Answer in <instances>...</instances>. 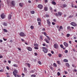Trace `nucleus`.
<instances>
[{"instance_id": "nucleus-31", "label": "nucleus", "mask_w": 77, "mask_h": 77, "mask_svg": "<svg viewBox=\"0 0 77 77\" xmlns=\"http://www.w3.org/2000/svg\"><path fill=\"white\" fill-rule=\"evenodd\" d=\"M31 77H36V75H31Z\"/></svg>"}, {"instance_id": "nucleus-6", "label": "nucleus", "mask_w": 77, "mask_h": 77, "mask_svg": "<svg viewBox=\"0 0 77 77\" xmlns=\"http://www.w3.org/2000/svg\"><path fill=\"white\" fill-rule=\"evenodd\" d=\"M26 48L27 50H28V51H32V48L30 47H27Z\"/></svg>"}, {"instance_id": "nucleus-27", "label": "nucleus", "mask_w": 77, "mask_h": 77, "mask_svg": "<svg viewBox=\"0 0 77 77\" xmlns=\"http://www.w3.org/2000/svg\"><path fill=\"white\" fill-rule=\"evenodd\" d=\"M31 13L32 14H35V11H31Z\"/></svg>"}, {"instance_id": "nucleus-5", "label": "nucleus", "mask_w": 77, "mask_h": 77, "mask_svg": "<svg viewBox=\"0 0 77 77\" xmlns=\"http://www.w3.org/2000/svg\"><path fill=\"white\" fill-rule=\"evenodd\" d=\"M53 47L55 48H57L59 47V46H58V45L57 43L55 44L54 45Z\"/></svg>"}, {"instance_id": "nucleus-52", "label": "nucleus", "mask_w": 77, "mask_h": 77, "mask_svg": "<svg viewBox=\"0 0 77 77\" xmlns=\"http://www.w3.org/2000/svg\"><path fill=\"white\" fill-rule=\"evenodd\" d=\"M34 54L35 56H38V54L36 53H35Z\"/></svg>"}, {"instance_id": "nucleus-40", "label": "nucleus", "mask_w": 77, "mask_h": 77, "mask_svg": "<svg viewBox=\"0 0 77 77\" xmlns=\"http://www.w3.org/2000/svg\"><path fill=\"white\" fill-rule=\"evenodd\" d=\"M13 66L15 67H18V66L17 64H14L13 65Z\"/></svg>"}, {"instance_id": "nucleus-17", "label": "nucleus", "mask_w": 77, "mask_h": 77, "mask_svg": "<svg viewBox=\"0 0 77 77\" xmlns=\"http://www.w3.org/2000/svg\"><path fill=\"white\" fill-rule=\"evenodd\" d=\"M58 16L59 15V16H61V15H62V13L61 12H58Z\"/></svg>"}, {"instance_id": "nucleus-12", "label": "nucleus", "mask_w": 77, "mask_h": 77, "mask_svg": "<svg viewBox=\"0 0 77 77\" xmlns=\"http://www.w3.org/2000/svg\"><path fill=\"white\" fill-rule=\"evenodd\" d=\"M11 17H12V15L11 14H9L8 17V20H11Z\"/></svg>"}, {"instance_id": "nucleus-8", "label": "nucleus", "mask_w": 77, "mask_h": 77, "mask_svg": "<svg viewBox=\"0 0 77 77\" xmlns=\"http://www.w3.org/2000/svg\"><path fill=\"white\" fill-rule=\"evenodd\" d=\"M63 44L65 47H68V44L66 42H64Z\"/></svg>"}, {"instance_id": "nucleus-30", "label": "nucleus", "mask_w": 77, "mask_h": 77, "mask_svg": "<svg viewBox=\"0 0 77 77\" xmlns=\"http://www.w3.org/2000/svg\"><path fill=\"white\" fill-rule=\"evenodd\" d=\"M4 26H7V23H5V22L4 23H3Z\"/></svg>"}, {"instance_id": "nucleus-63", "label": "nucleus", "mask_w": 77, "mask_h": 77, "mask_svg": "<svg viewBox=\"0 0 77 77\" xmlns=\"http://www.w3.org/2000/svg\"><path fill=\"white\" fill-rule=\"evenodd\" d=\"M8 62L9 63H11V61L10 60H8Z\"/></svg>"}, {"instance_id": "nucleus-32", "label": "nucleus", "mask_w": 77, "mask_h": 77, "mask_svg": "<svg viewBox=\"0 0 77 77\" xmlns=\"http://www.w3.org/2000/svg\"><path fill=\"white\" fill-rule=\"evenodd\" d=\"M6 74H7V77H10V76H9V73H7Z\"/></svg>"}, {"instance_id": "nucleus-42", "label": "nucleus", "mask_w": 77, "mask_h": 77, "mask_svg": "<svg viewBox=\"0 0 77 77\" xmlns=\"http://www.w3.org/2000/svg\"><path fill=\"white\" fill-rule=\"evenodd\" d=\"M66 4H63V7H64V8H65L66 7Z\"/></svg>"}, {"instance_id": "nucleus-18", "label": "nucleus", "mask_w": 77, "mask_h": 77, "mask_svg": "<svg viewBox=\"0 0 77 77\" xmlns=\"http://www.w3.org/2000/svg\"><path fill=\"white\" fill-rule=\"evenodd\" d=\"M49 9H50V11H51V12H53V8L51 7H50Z\"/></svg>"}, {"instance_id": "nucleus-16", "label": "nucleus", "mask_w": 77, "mask_h": 77, "mask_svg": "<svg viewBox=\"0 0 77 77\" xmlns=\"http://www.w3.org/2000/svg\"><path fill=\"white\" fill-rule=\"evenodd\" d=\"M63 61L64 62H68V60L66 59H64L63 60Z\"/></svg>"}, {"instance_id": "nucleus-2", "label": "nucleus", "mask_w": 77, "mask_h": 77, "mask_svg": "<svg viewBox=\"0 0 77 77\" xmlns=\"http://www.w3.org/2000/svg\"><path fill=\"white\" fill-rule=\"evenodd\" d=\"M43 49V51L45 53H47L48 52V49H47L45 47H43L42 48Z\"/></svg>"}, {"instance_id": "nucleus-47", "label": "nucleus", "mask_w": 77, "mask_h": 77, "mask_svg": "<svg viewBox=\"0 0 77 77\" xmlns=\"http://www.w3.org/2000/svg\"><path fill=\"white\" fill-rule=\"evenodd\" d=\"M16 77H21V76L20 75H16Z\"/></svg>"}, {"instance_id": "nucleus-28", "label": "nucleus", "mask_w": 77, "mask_h": 77, "mask_svg": "<svg viewBox=\"0 0 77 77\" xmlns=\"http://www.w3.org/2000/svg\"><path fill=\"white\" fill-rule=\"evenodd\" d=\"M3 30L4 32H8V31H7V30L6 29H4Z\"/></svg>"}, {"instance_id": "nucleus-57", "label": "nucleus", "mask_w": 77, "mask_h": 77, "mask_svg": "<svg viewBox=\"0 0 77 77\" xmlns=\"http://www.w3.org/2000/svg\"><path fill=\"white\" fill-rule=\"evenodd\" d=\"M18 50H19L20 51H21V48H18Z\"/></svg>"}, {"instance_id": "nucleus-39", "label": "nucleus", "mask_w": 77, "mask_h": 77, "mask_svg": "<svg viewBox=\"0 0 77 77\" xmlns=\"http://www.w3.org/2000/svg\"><path fill=\"white\" fill-rule=\"evenodd\" d=\"M72 17H73V15H70L69 17V18H72Z\"/></svg>"}, {"instance_id": "nucleus-55", "label": "nucleus", "mask_w": 77, "mask_h": 77, "mask_svg": "<svg viewBox=\"0 0 77 77\" xmlns=\"http://www.w3.org/2000/svg\"><path fill=\"white\" fill-rule=\"evenodd\" d=\"M44 35L45 36H47V34H46V33H45V32H44Z\"/></svg>"}, {"instance_id": "nucleus-23", "label": "nucleus", "mask_w": 77, "mask_h": 77, "mask_svg": "<svg viewBox=\"0 0 77 77\" xmlns=\"http://www.w3.org/2000/svg\"><path fill=\"white\" fill-rule=\"evenodd\" d=\"M53 65L54 66V67H57V64L56 63H54Z\"/></svg>"}, {"instance_id": "nucleus-7", "label": "nucleus", "mask_w": 77, "mask_h": 77, "mask_svg": "<svg viewBox=\"0 0 77 77\" xmlns=\"http://www.w3.org/2000/svg\"><path fill=\"white\" fill-rule=\"evenodd\" d=\"M1 17L2 19H4L5 18V16L4 14L3 13L1 15Z\"/></svg>"}, {"instance_id": "nucleus-38", "label": "nucleus", "mask_w": 77, "mask_h": 77, "mask_svg": "<svg viewBox=\"0 0 77 77\" xmlns=\"http://www.w3.org/2000/svg\"><path fill=\"white\" fill-rule=\"evenodd\" d=\"M72 66L73 67H74V68H76V66H75V65L74 64H72Z\"/></svg>"}, {"instance_id": "nucleus-62", "label": "nucleus", "mask_w": 77, "mask_h": 77, "mask_svg": "<svg viewBox=\"0 0 77 77\" xmlns=\"http://www.w3.org/2000/svg\"><path fill=\"white\" fill-rule=\"evenodd\" d=\"M22 75L23 76H25V75H24V73H23L22 74Z\"/></svg>"}, {"instance_id": "nucleus-44", "label": "nucleus", "mask_w": 77, "mask_h": 77, "mask_svg": "<svg viewBox=\"0 0 77 77\" xmlns=\"http://www.w3.org/2000/svg\"><path fill=\"white\" fill-rule=\"evenodd\" d=\"M48 55L50 57H51V54L49 53L48 54Z\"/></svg>"}, {"instance_id": "nucleus-20", "label": "nucleus", "mask_w": 77, "mask_h": 77, "mask_svg": "<svg viewBox=\"0 0 77 77\" xmlns=\"http://www.w3.org/2000/svg\"><path fill=\"white\" fill-rule=\"evenodd\" d=\"M45 11H48V7H45Z\"/></svg>"}, {"instance_id": "nucleus-19", "label": "nucleus", "mask_w": 77, "mask_h": 77, "mask_svg": "<svg viewBox=\"0 0 77 77\" xmlns=\"http://www.w3.org/2000/svg\"><path fill=\"white\" fill-rule=\"evenodd\" d=\"M67 29L69 30H71V27L69 26H68L67 27Z\"/></svg>"}, {"instance_id": "nucleus-49", "label": "nucleus", "mask_w": 77, "mask_h": 77, "mask_svg": "<svg viewBox=\"0 0 77 77\" xmlns=\"http://www.w3.org/2000/svg\"><path fill=\"white\" fill-rule=\"evenodd\" d=\"M38 24L39 26H41V23L40 22H38Z\"/></svg>"}, {"instance_id": "nucleus-33", "label": "nucleus", "mask_w": 77, "mask_h": 77, "mask_svg": "<svg viewBox=\"0 0 77 77\" xmlns=\"http://www.w3.org/2000/svg\"><path fill=\"white\" fill-rule=\"evenodd\" d=\"M29 72H30V73H33V72H34V71L32 70L30 71Z\"/></svg>"}, {"instance_id": "nucleus-36", "label": "nucleus", "mask_w": 77, "mask_h": 77, "mask_svg": "<svg viewBox=\"0 0 77 77\" xmlns=\"http://www.w3.org/2000/svg\"><path fill=\"white\" fill-rule=\"evenodd\" d=\"M34 46L35 47H38V44H35Z\"/></svg>"}, {"instance_id": "nucleus-4", "label": "nucleus", "mask_w": 77, "mask_h": 77, "mask_svg": "<svg viewBox=\"0 0 77 77\" xmlns=\"http://www.w3.org/2000/svg\"><path fill=\"white\" fill-rule=\"evenodd\" d=\"M38 7L40 9H42L43 8V6L41 4H39L38 5Z\"/></svg>"}, {"instance_id": "nucleus-48", "label": "nucleus", "mask_w": 77, "mask_h": 77, "mask_svg": "<svg viewBox=\"0 0 77 77\" xmlns=\"http://www.w3.org/2000/svg\"><path fill=\"white\" fill-rule=\"evenodd\" d=\"M34 48L36 50H38V47H35Z\"/></svg>"}, {"instance_id": "nucleus-41", "label": "nucleus", "mask_w": 77, "mask_h": 77, "mask_svg": "<svg viewBox=\"0 0 77 77\" xmlns=\"http://www.w3.org/2000/svg\"><path fill=\"white\" fill-rule=\"evenodd\" d=\"M60 47L62 48H63V45H60Z\"/></svg>"}, {"instance_id": "nucleus-56", "label": "nucleus", "mask_w": 77, "mask_h": 77, "mask_svg": "<svg viewBox=\"0 0 77 77\" xmlns=\"http://www.w3.org/2000/svg\"><path fill=\"white\" fill-rule=\"evenodd\" d=\"M40 39H42V40L43 39L41 35H40Z\"/></svg>"}, {"instance_id": "nucleus-1", "label": "nucleus", "mask_w": 77, "mask_h": 77, "mask_svg": "<svg viewBox=\"0 0 77 77\" xmlns=\"http://www.w3.org/2000/svg\"><path fill=\"white\" fill-rule=\"evenodd\" d=\"M13 75L15 76V77H17V74L18 73V71L16 69H14V71L13 72Z\"/></svg>"}, {"instance_id": "nucleus-35", "label": "nucleus", "mask_w": 77, "mask_h": 77, "mask_svg": "<svg viewBox=\"0 0 77 77\" xmlns=\"http://www.w3.org/2000/svg\"><path fill=\"white\" fill-rule=\"evenodd\" d=\"M57 75L58 76H59V75H60V72H58L57 73Z\"/></svg>"}, {"instance_id": "nucleus-50", "label": "nucleus", "mask_w": 77, "mask_h": 77, "mask_svg": "<svg viewBox=\"0 0 77 77\" xmlns=\"http://www.w3.org/2000/svg\"><path fill=\"white\" fill-rule=\"evenodd\" d=\"M45 17H49V15L48 14H46Z\"/></svg>"}, {"instance_id": "nucleus-58", "label": "nucleus", "mask_w": 77, "mask_h": 77, "mask_svg": "<svg viewBox=\"0 0 77 77\" xmlns=\"http://www.w3.org/2000/svg\"><path fill=\"white\" fill-rule=\"evenodd\" d=\"M3 39L5 41H6L7 40V39H5L4 38H3Z\"/></svg>"}, {"instance_id": "nucleus-46", "label": "nucleus", "mask_w": 77, "mask_h": 77, "mask_svg": "<svg viewBox=\"0 0 77 77\" xmlns=\"http://www.w3.org/2000/svg\"><path fill=\"white\" fill-rule=\"evenodd\" d=\"M57 62L58 64H60V61H57Z\"/></svg>"}, {"instance_id": "nucleus-61", "label": "nucleus", "mask_w": 77, "mask_h": 77, "mask_svg": "<svg viewBox=\"0 0 77 77\" xmlns=\"http://www.w3.org/2000/svg\"><path fill=\"white\" fill-rule=\"evenodd\" d=\"M3 58V56L2 55H0V59Z\"/></svg>"}, {"instance_id": "nucleus-34", "label": "nucleus", "mask_w": 77, "mask_h": 77, "mask_svg": "<svg viewBox=\"0 0 77 77\" xmlns=\"http://www.w3.org/2000/svg\"><path fill=\"white\" fill-rule=\"evenodd\" d=\"M55 15L56 16V17H59V15L57 13H56L55 14Z\"/></svg>"}, {"instance_id": "nucleus-43", "label": "nucleus", "mask_w": 77, "mask_h": 77, "mask_svg": "<svg viewBox=\"0 0 77 77\" xmlns=\"http://www.w3.org/2000/svg\"><path fill=\"white\" fill-rule=\"evenodd\" d=\"M58 56L59 57H61L62 55H61V54H59L58 55Z\"/></svg>"}, {"instance_id": "nucleus-9", "label": "nucleus", "mask_w": 77, "mask_h": 77, "mask_svg": "<svg viewBox=\"0 0 77 77\" xmlns=\"http://www.w3.org/2000/svg\"><path fill=\"white\" fill-rule=\"evenodd\" d=\"M58 30L59 32H60V30H63V27L62 26H60V27L58 29Z\"/></svg>"}, {"instance_id": "nucleus-64", "label": "nucleus", "mask_w": 77, "mask_h": 77, "mask_svg": "<svg viewBox=\"0 0 77 77\" xmlns=\"http://www.w3.org/2000/svg\"><path fill=\"white\" fill-rule=\"evenodd\" d=\"M51 53L52 54H54V52L53 51H51Z\"/></svg>"}, {"instance_id": "nucleus-3", "label": "nucleus", "mask_w": 77, "mask_h": 77, "mask_svg": "<svg viewBox=\"0 0 77 77\" xmlns=\"http://www.w3.org/2000/svg\"><path fill=\"white\" fill-rule=\"evenodd\" d=\"M19 35L21 36H26V34H24L23 32H20Z\"/></svg>"}, {"instance_id": "nucleus-13", "label": "nucleus", "mask_w": 77, "mask_h": 77, "mask_svg": "<svg viewBox=\"0 0 77 77\" xmlns=\"http://www.w3.org/2000/svg\"><path fill=\"white\" fill-rule=\"evenodd\" d=\"M45 41H46L47 43H48V44H49V40H48L47 39V38H45Z\"/></svg>"}, {"instance_id": "nucleus-45", "label": "nucleus", "mask_w": 77, "mask_h": 77, "mask_svg": "<svg viewBox=\"0 0 77 77\" xmlns=\"http://www.w3.org/2000/svg\"><path fill=\"white\" fill-rule=\"evenodd\" d=\"M48 24H51V23L50 22V21H49L47 22Z\"/></svg>"}, {"instance_id": "nucleus-60", "label": "nucleus", "mask_w": 77, "mask_h": 77, "mask_svg": "<svg viewBox=\"0 0 77 77\" xmlns=\"http://www.w3.org/2000/svg\"><path fill=\"white\" fill-rule=\"evenodd\" d=\"M52 24H53V25H55V23L54 22H52Z\"/></svg>"}, {"instance_id": "nucleus-25", "label": "nucleus", "mask_w": 77, "mask_h": 77, "mask_svg": "<svg viewBox=\"0 0 77 77\" xmlns=\"http://www.w3.org/2000/svg\"><path fill=\"white\" fill-rule=\"evenodd\" d=\"M30 28L32 30H33L34 29V27L33 26H30Z\"/></svg>"}, {"instance_id": "nucleus-10", "label": "nucleus", "mask_w": 77, "mask_h": 77, "mask_svg": "<svg viewBox=\"0 0 77 77\" xmlns=\"http://www.w3.org/2000/svg\"><path fill=\"white\" fill-rule=\"evenodd\" d=\"M75 23L74 22H72L71 23V25L72 26H74V27H75Z\"/></svg>"}, {"instance_id": "nucleus-26", "label": "nucleus", "mask_w": 77, "mask_h": 77, "mask_svg": "<svg viewBox=\"0 0 77 77\" xmlns=\"http://www.w3.org/2000/svg\"><path fill=\"white\" fill-rule=\"evenodd\" d=\"M72 71L73 72H77V69H73Z\"/></svg>"}, {"instance_id": "nucleus-15", "label": "nucleus", "mask_w": 77, "mask_h": 77, "mask_svg": "<svg viewBox=\"0 0 77 77\" xmlns=\"http://www.w3.org/2000/svg\"><path fill=\"white\" fill-rule=\"evenodd\" d=\"M66 65L68 68H69V64L68 63H66Z\"/></svg>"}, {"instance_id": "nucleus-59", "label": "nucleus", "mask_w": 77, "mask_h": 77, "mask_svg": "<svg viewBox=\"0 0 77 77\" xmlns=\"http://www.w3.org/2000/svg\"><path fill=\"white\" fill-rule=\"evenodd\" d=\"M3 71H4L3 70H0V72H3Z\"/></svg>"}, {"instance_id": "nucleus-21", "label": "nucleus", "mask_w": 77, "mask_h": 77, "mask_svg": "<svg viewBox=\"0 0 77 77\" xmlns=\"http://www.w3.org/2000/svg\"><path fill=\"white\" fill-rule=\"evenodd\" d=\"M37 20L38 21L41 22V19L39 18H38Z\"/></svg>"}, {"instance_id": "nucleus-53", "label": "nucleus", "mask_w": 77, "mask_h": 77, "mask_svg": "<svg viewBox=\"0 0 77 77\" xmlns=\"http://www.w3.org/2000/svg\"><path fill=\"white\" fill-rule=\"evenodd\" d=\"M38 63L40 65H41V61H38Z\"/></svg>"}, {"instance_id": "nucleus-11", "label": "nucleus", "mask_w": 77, "mask_h": 77, "mask_svg": "<svg viewBox=\"0 0 77 77\" xmlns=\"http://www.w3.org/2000/svg\"><path fill=\"white\" fill-rule=\"evenodd\" d=\"M11 4L12 6H15V2L14 1H13L11 2Z\"/></svg>"}, {"instance_id": "nucleus-54", "label": "nucleus", "mask_w": 77, "mask_h": 77, "mask_svg": "<svg viewBox=\"0 0 77 77\" xmlns=\"http://www.w3.org/2000/svg\"><path fill=\"white\" fill-rule=\"evenodd\" d=\"M64 72L66 74H68V72L66 71H65Z\"/></svg>"}, {"instance_id": "nucleus-14", "label": "nucleus", "mask_w": 77, "mask_h": 77, "mask_svg": "<svg viewBox=\"0 0 77 77\" xmlns=\"http://www.w3.org/2000/svg\"><path fill=\"white\" fill-rule=\"evenodd\" d=\"M51 3L52 5H56V3L54 1H52L51 2Z\"/></svg>"}, {"instance_id": "nucleus-24", "label": "nucleus", "mask_w": 77, "mask_h": 77, "mask_svg": "<svg viewBox=\"0 0 77 77\" xmlns=\"http://www.w3.org/2000/svg\"><path fill=\"white\" fill-rule=\"evenodd\" d=\"M19 6H20V7H23V4L22 3H19Z\"/></svg>"}, {"instance_id": "nucleus-37", "label": "nucleus", "mask_w": 77, "mask_h": 77, "mask_svg": "<svg viewBox=\"0 0 77 77\" xmlns=\"http://www.w3.org/2000/svg\"><path fill=\"white\" fill-rule=\"evenodd\" d=\"M70 35L69 34H67V38H68V37H69V36Z\"/></svg>"}, {"instance_id": "nucleus-22", "label": "nucleus", "mask_w": 77, "mask_h": 77, "mask_svg": "<svg viewBox=\"0 0 77 77\" xmlns=\"http://www.w3.org/2000/svg\"><path fill=\"white\" fill-rule=\"evenodd\" d=\"M46 37L49 40V41H50V37H48V36H46Z\"/></svg>"}, {"instance_id": "nucleus-51", "label": "nucleus", "mask_w": 77, "mask_h": 77, "mask_svg": "<svg viewBox=\"0 0 77 77\" xmlns=\"http://www.w3.org/2000/svg\"><path fill=\"white\" fill-rule=\"evenodd\" d=\"M68 50H65V53H68Z\"/></svg>"}, {"instance_id": "nucleus-29", "label": "nucleus", "mask_w": 77, "mask_h": 77, "mask_svg": "<svg viewBox=\"0 0 77 77\" xmlns=\"http://www.w3.org/2000/svg\"><path fill=\"white\" fill-rule=\"evenodd\" d=\"M27 65L28 66V67H30V64L29 63H27Z\"/></svg>"}]
</instances>
